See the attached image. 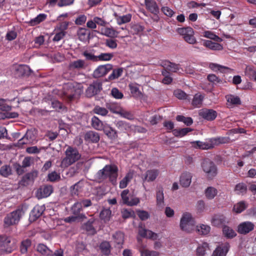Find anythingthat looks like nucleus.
<instances>
[{"mask_svg":"<svg viewBox=\"0 0 256 256\" xmlns=\"http://www.w3.org/2000/svg\"><path fill=\"white\" fill-rule=\"evenodd\" d=\"M53 191L52 187L51 186H44L40 188L36 196L38 198H47L52 193Z\"/></svg>","mask_w":256,"mask_h":256,"instance_id":"nucleus-15","label":"nucleus"},{"mask_svg":"<svg viewBox=\"0 0 256 256\" xmlns=\"http://www.w3.org/2000/svg\"><path fill=\"white\" fill-rule=\"evenodd\" d=\"M230 247V244L228 242L222 244L214 250L212 256H226Z\"/></svg>","mask_w":256,"mask_h":256,"instance_id":"nucleus-14","label":"nucleus"},{"mask_svg":"<svg viewBox=\"0 0 256 256\" xmlns=\"http://www.w3.org/2000/svg\"><path fill=\"white\" fill-rule=\"evenodd\" d=\"M227 102L232 104H240V100L238 96L233 95H228L226 96Z\"/></svg>","mask_w":256,"mask_h":256,"instance_id":"nucleus-58","label":"nucleus"},{"mask_svg":"<svg viewBox=\"0 0 256 256\" xmlns=\"http://www.w3.org/2000/svg\"><path fill=\"white\" fill-rule=\"evenodd\" d=\"M100 249L104 256H108L110 252V245L108 242H102L100 245Z\"/></svg>","mask_w":256,"mask_h":256,"instance_id":"nucleus-37","label":"nucleus"},{"mask_svg":"<svg viewBox=\"0 0 256 256\" xmlns=\"http://www.w3.org/2000/svg\"><path fill=\"white\" fill-rule=\"evenodd\" d=\"M31 244V240L29 239H26L22 241L20 246L21 253L24 254H26L28 252V248L30 246Z\"/></svg>","mask_w":256,"mask_h":256,"instance_id":"nucleus-46","label":"nucleus"},{"mask_svg":"<svg viewBox=\"0 0 256 256\" xmlns=\"http://www.w3.org/2000/svg\"><path fill=\"white\" fill-rule=\"evenodd\" d=\"M192 146L196 148L202 150H208L213 148L212 144L210 142V139L208 142H202L201 141H194L191 142Z\"/></svg>","mask_w":256,"mask_h":256,"instance_id":"nucleus-19","label":"nucleus"},{"mask_svg":"<svg viewBox=\"0 0 256 256\" xmlns=\"http://www.w3.org/2000/svg\"><path fill=\"white\" fill-rule=\"evenodd\" d=\"M64 94L70 99L74 98V89L72 82L64 84L63 86Z\"/></svg>","mask_w":256,"mask_h":256,"instance_id":"nucleus-20","label":"nucleus"},{"mask_svg":"<svg viewBox=\"0 0 256 256\" xmlns=\"http://www.w3.org/2000/svg\"><path fill=\"white\" fill-rule=\"evenodd\" d=\"M177 32L179 34L182 36L183 38L187 42L190 44L196 43V40L194 36V32L192 28H178Z\"/></svg>","mask_w":256,"mask_h":256,"instance_id":"nucleus-6","label":"nucleus"},{"mask_svg":"<svg viewBox=\"0 0 256 256\" xmlns=\"http://www.w3.org/2000/svg\"><path fill=\"white\" fill-rule=\"evenodd\" d=\"M209 68L213 71H220L222 73H227L230 72L232 70L227 66H223L215 63H210Z\"/></svg>","mask_w":256,"mask_h":256,"instance_id":"nucleus-27","label":"nucleus"},{"mask_svg":"<svg viewBox=\"0 0 256 256\" xmlns=\"http://www.w3.org/2000/svg\"><path fill=\"white\" fill-rule=\"evenodd\" d=\"M192 130V128H186L181 129H174L173 130L172 132L175 136L182 138L186 136L188 132Z\"/></svg>","mask_w":256,"mask_h":256,"instance_id":"nucleus-38","label":"nucleus"},{"mask_svg":"<svg viewBox=\"0 0 256 256\" xmlns=\"http://www.w3.org/2000/svg\"><path fill=\"white\" fill-rule=\"evenodd\" d=\"M106 124L95 116L92 118V125L96 130H102Z\"/></svg>","mask_w":256,"mask_h":256,"instance_id":"nucleus-34","label":"nucleus"},{"mask_svg":"<svg viewBox=\"0 0 256 256\" xmlns=\"http://www.w3.org/2000/svg\"><path fill=\"white\" fill-rule=\"evenodd\" d=\"M230 138L228 137H218L210 139V142L212 144L213 148L215 145L220 144H226L228 142Z\"/></svg>","mask_w":256,"mask_h":256,"instance_id":"nucleus-48","label":"nucleus"},{"mask_svg":"<svg viewBox=\"0 0 256 256\" xmlns=\"http://www.w3.org/2000/svg\"><path fill=\"white\" fill-rule=\"evenodd\" d=\"M116 126L120 131L123 132H124L130 128L129 124L125 122L122 120L117 122Z\"/></svg>","mask_w":256,"mask_h":256,"instance_id":"nucleus-57","label":"nucleus"},{"mask_svg":"<svg viewBox=\"0 0 256 256\" xmlns=\"http://www.w3.org/2000/svg\"><path fill=\"white\" fill-rule=\"evenodd\" d=\"M82 206L78 202H75L71 208L72 214L74 216H70L65 218V222H74L78 218H80V212L82 210Z\"/></svg>","mask_w":256,"mask_h":256,"instance_id":"nucleus-8","label":"nucleus"},{"mask_svg":"<svg viewBox=\"0 0 256 256\" xmlns=\"http://www.w3.org/2000/svg\"><path fill=\"white\" fill-rule=\"evenodd\" d=\"M234 190L236 194L243 195L247 191V186L244 183H239L235 186Z\"/></svg>","mask_w":256,"mask_h":256,"instance_id":"nucleus-41","label":"nucleus"},{"mask_svg":"<svg viewBox=\"0 0 256 256\" xmlns=\"http://www.w3.org/2000/svg\"><path fill=\"white\" fill-rule=\"evenodd\" d=\"M204 44L207 48L212 50H220L222 49V46L220 44L214 42L211 40H205L204 42Z\"/></svg>","mask_w":256,"mask_h":256,"instance_id":"nucleus-36","label":"nucleus"},{"mask_svg":"<svg viewBox=\"0 0 256 256\" xmlns=\"http://www.w3.org/2000/svg\"><path fill=\"white\" fill-rule=\"evenodd\" d=\"M226 222V218L222 214H215L211 220L212 224L219 227Z\"/></svg>","mask_w":256,"mask_h":256,"instance_id":"nucleus-25","label":"nucleus"},{"mask_svg":"<svg viewBox=\"0 0 256 256\" xmlns=\"http://www.w3.org/2000/svg\"><path fill=\"white\" fill-rule=\"evenodd\" d=\"M112 66L110 64L99 66L94 72V78H98L106 75L112 70Z\"/></svg>","mask_w":256,"mask_h":256,"instance_id":"nucleus-10","label":"nucleus"},{"mask_svg":"<svg viewBox=\"0 0 256 256\" xmlns=\"http://www.w3.org/2000/svg\"><path fill=\"white\" fill-rule=\"evenodd\" d=\"M160 64L164 67V70H168L173 72H176L180 68V66L178 64L171 62L168 60L162 61Z\"/></svg>","mask_w":256,"mask_h":256,"instance_id":"nucleus-22","label":"nucleus"},{"mask_svg":"<svg viewBox=\"0 0 256 256\" xmlns=\"http://www.w3.org/2000/svg\"><path fill=\"white\" fill-rule=\"evenodd\" d=\"M247 206L245 202L241 201L234 206L233 210L236 213L239 214L243 212L247 208Z\"/></svg>","mask_w":256,"mask_h":256,"instance_id":"nucleus-40","label":"nucleus"},{"mask_svg":"<svg viewBox=\"0 0 256 256\" xmlns=\"http://www.w3.org/2000/svg\"><path fill=\"white\" fill-rule=\"evenodd\" d=\"M66 157L61 162L62 168H67L78 161L81 157L78 150L74 148L68 146L65 152Z\"/></svg>","mask_w":256,"mask_h":256,"instance_id":"nucleus-2","label":"nucleus"},{"mask_svg":"<svg viewBox=\"0 0 256 256\" xmlns=\"http://www.w3.org/2000/svg\"><path fill=\"white\" fill-rule=\"evenodd\" d=\"M134 174L132 172H128L126 176L120 181L119 187L120 188H126L128 182L132 180Z\"/></svg>","mask_w":256,"mask_h":256,"instance_id":"nucleus-35","label":"nucleus"},{"mask_svg":"<svg viewBox=\"0 0 256 256\" xmlns=\"http://www.w3.org/2000/svg\"><path fill=\"white\" fill-rule=\"evenodd\" d=\"M94 112L95 114L102 116H106L108 113V110L106 108L100 106H96L94 109Z\"/></svg>","mask_w":256,"mask_h":256,"instance_id":"nucleus-62","label":"nucleus"},{"mask_svg":"<svg viewBox=\"0 0 256 256\" xmlns=\"http://www.w3.org/2000/svg\"><path fill=\"white\" fill-rule=\"evenodd\" d=\"M141 256H158L159 253L154 250H140Z\"/></svg>","mask_w":256,"mask_h":256,"instance_id":"nucleus-64","label":"nucleus"},{"mask_svg":"<svg viewBox=\"0 0 256 256\" xmlns=\"http://www.w3.org/2000/svg\"><path fill=\"white\" fill-rule=\"evenodd\" d=\"M204 96L200 93L196 94L192 100V104L196 108H200L202 104Z\"/></svg>","mask_w":256,"mask_h":256,"instance_id":"nucleus-33","label":"nucleus"},{"mask_svg":"<svg viewBox=\"0 0 256 256\" xmlns=\"http://www.w3.org/2000/svg\"><path fill=\"white\" fill-rule=\"evenodd\" d=\"M60 174H58L56 172L54 171L50 173L48 176V180L50 182H55L60 180Z\"/></svg>","mask_w":256,"mask_h":256,"instance_id":"nucleus-61","label":"nucleus"},{"mask_svg":"<svg viewBox=\"0 0 256 256\" xmlns=\"http://www.w3.org/2000/svg\"><path fill=\"white\" fill-rule=\"evenodd\" d=\"M52 107L56 110L60 111L65 109L62 103L57 100H54L51 102Z\"/></svg>","mask_w":256,"mask_h":256,"instance_id":"nucleus-59","label":"nucleus"},{"mask_svg":"<svg viewBox=\"0 0 256 256\" xmlns=\"http://www.w3.org/2000/svg\"><path fill=\"white\" fill-rule=\"evenodd\" d=\"M208 250V244L207 242H202L199 244L196 249L197 254L199 256H203L205 254L206 251Z\"/></svg>","mask_w":256,"mask_h":256,"instance_id":"nucleus-43","label":"nucleus"},{"mask_svg":"<svg viewBox=\"0 0 256 256\" xmlns=\"http://www.w3.org/2000/svg\"><path fill=\"white\" fill-rule=\"evenodd\" d=\"M223 234L227 238H232L236 236V232L230 227L224 226L222 228Z\"/></svg>","mask_w":256,"mask_h":256,"instance_id":"nucleus-39","label":"nucleus"},{"mask_svg":"<svg viewBox=\"0 0 256 256\" xmlns=\"http://www.w3.org/2000/svg\"><path fill=\"white\" fill-rule=\"evenodd\" d=\"M38 172L36 171L26 174L20 181V184L22 186H26L34 182V178L37 176Z\"/></svg>","mask_w":256,"mask_h":256,"instance_id":"nucleus-17","label":"nucleus"},{"mask_svg":"<svg viewBox=\"0 0 256 256\" xmlns=\"http://www.w3.org/2000/svg\"><path fill=\"white\" fill-rule=\"evenodd\" d=\"M217 190L212 186H209L205 190L206 196L210 200L213 199L217 194Z\"/></svg>","mask_w":256,"mask_h":256,"instance_id":"nucleus-42","label":"nucleus"},{"mask_svg":"<svg viewBox=\"0 0 256 256\" xmlns=\"http://www.w3.org/2000/svg\"><path fill=\"white\" fill-rule=\"evenodd\" d=\"M38 252L42 255H47L48 254L52 253V250H50L46 245L44 244H38L36 248Z\"/></svg>","mask_w":256,"mask_h":256,"instance_id":"nucleus-52","label":"nucleus"},{"mask_svg":"<svg viewBox=\"0 0 256 256\" xmlns=\"http://www.w3.org/2000/svg\"><path fill=\"white\" fill-rule=\"evenodd\" d=\"M156 198L157 206L159 208H163L164 206V203L163 189L162 188H160L157 190Z\"/></svg>","mask_w":256,"mask_h":256,"instance_id":"nucleus-30","label":"nucleus"},{"mask_svg":"<svg viewBox=\"0 0 256 256\" xmlns=\"http://www.w3.org/2000/svg\"><path fill=\"white\" fill-rule=\"evenodd\" d=\"M202 168L207 178L212 179L217 174V168L215 164L209 159L204 160L202 163Z\"/></svg>","mask_w":256,"mask_h":256,"instance_id":"nucleus-5","label":"nucleus"},{"mask_svg":"<svg viewBox=\"0 0 256 256\" xmlns=\"http://www.w3.org/2000/svg\"><path fill=\"white\" fill-rule=\"evenodd\" d=\"M145 4L148 10L154 14H157L159 12L158 8L154 0H145Z\"/></svg>","mask_w":256,"mask_h":256,"instance_id":"nucleus-28","label":"nucleus"},{"mask_svg":"<svg viewBox=\"0 0 256 256\" xmlns=\"http://www.w3.org/2000/svg\"><path fill=\"white\" fill-rule=\"evenodd\" d=\"M195 221L190 214L184 212L180 222V228L184 231L190 232L194 228Z\"/></svg>","mask_w":256,"mask_h":256,"instance_id":"nucleus-4","label":"nucleus"},{"mask_svg":"<svg viewBox=\"0 0 256 256\" xmlns=\"http://www.w3.org/2000/svg\"><path fill=\"white\" fill-rule=\"evenodd\" d=\"M36 136L34 132L32 130H28L25 135L18 142V144L20 146L30 143L35 140Z\"/></svg>","mask_w":256,"mask_h":256,"instance_id":"nucleus-13","label":"nucleus"},{"mask_svg":"<svg viewBox=\"0 0 256 256\" xmlns=\"http://www.w3.org/2000/svg\"><path fill=\"white\" fill-rule=\"evenodd\" d=\"M176 120L178 122H183L188 126H190L193 122V120L191 118L185 117L181 115L177 116L176 117Z\"/></svg>","mask_w":256,"mask_h":256,"instance_id":"nucleus-50","label":"nucleus"},{"mask_svg":"<svg viewBox=\"0 0 256 256\" xmlns=\"http://www.w3.org/2000/svg\"><path fill=\"white\" fill-rule=\"evenodd\" d=\"M196 230L200 234L206 235L210 232V227L208 225L202 224L196 226Z\"/></svg>","mask_w":256,"mask_h":256,"instance_id":"nucleus-45","label":"nucleus"},{"mask_svg":"<svg viewBox=\"0 0 256 256\" xmlns=\"http://www.w3.org/2000/svg\"><path fill=\"white\" fill-rule=\"evenodd\" d=\"M130 92L133 96L138 97L140 95V92L136 84H129Z\"/></svg>","mask_w":256,"mask_h":256,"instance_id":"nucleus-53","label":"nucleus"},{"mask_svg":"<svg viewBox=\"0 0 256 256\" xmlns=\"http://www.w3.org/2000/svg\"><path fill=\"white\" fill-rule=\"evenodd\" d=\"M114 242L118 244H122L124 241V234L120 232H116L113 236Z\"/></svg>","mask_w":256,"mask_h":256,"instance_id":"nucleus-49","label":"nucleus"},{"mask_svg":"<svg viewBox=\"0 0 256 256\" xmlns=\"http://www.w3.org/2000/svg\"><path fill=\"white\" fill-rule=\"evenodd\" d=\"M14 249V246L11 244V238L6 236L0 235V252L10 253Z\"/></svg>","mask_w":256,"mask_h":256,"instance_id":"nucleus-7","label":"nucleus"},{"mask_svg":"<svg viewBox=\"0 0 256 256\" xmlns=\"http://www.w3.org/2000/svg\"><path fill=\"white\" fill-rule=\"evenodd\" d=\"M86 65L84 60H78L72 62L69 64V68L70 70H80L85 68Z\"/></svg>","mask_w":256,"mask_h":256,"instance_id":"nucleus-31","label":"nucleus"},{"mask_svg":"<svg viewBox=\"0 0 256 256\" xmlns=\"http://www.w3.org/2000/svg\"><path fill=\"white\" fill-rule=\"evenodd\" d=\"M245 74L250 79L253 80L256 75V72L253 66H247L245 69Z\"/></svg>","mask_w":256,"mask_h":256,"instance_id":"nucleus-51","label":"nucleus"},{"mask_svg":"<svg viewBox=\"0 0 256 256\" xmlns=\"http://www.w3.org/2000/svg\"><path fill=\"white\" fill-rule=\"evenodd\" d=\"M162 74L164 76L162 80V83L166 84H169L172 82V78L170 76V73L167 70H163L162 71Z\"/></svg>","mask_w":256,"mask_h":256,"instance_id":"nucleus-47","label":"nucleus"},{"mask_svg":"<svg viewBox=\"0 0 256 256\" xmlns=\"http://www.w3.org/2000/svg\"><path fill=\"white\" fill-rule=\"evenodd\" d=\"M192 174L190 172H185L182 174L180 177V184L183 187H188L192 182Z\"/></svg>","mask_w":256,"mask_h":256,"instance_id":"nucleus-23","label":"nucleus"},{"mask_svg":"<svg viewBox=\"0 0 256 256\" xmlns=\"http://www.w3.org/2000/svg\"><path fill=\"white\" fill-rule=\"evenodd\" d=\"M159 174V170L156 169L148 170L145 174L144 180L148 182L154 181Z\"/></svg>","mask_w":256,"mask_h":256,"instance_id":"nucleus-24","label":"nucleus"},{"mask_svg":"<svg viewBox=\"0 0 256 256\" xmlns=\"http://www.w3.org/2000/svg\"><path fill=\"white\" fill-rule=\"evenodd\" d=\"M0 174L2 176L7 177L11 174V169L9 166H4L0 169Z\"/></svg>","mask_w":256,"mask_h":256,"instance_id":"nucleus-63","label":"nucleus"},{"mask_svg":"<svg viewBox=\"0 0 256 256\" xmlns=\"http://www.w3.org/2000/svg\"><path fill=\"white\" fill-rule=\"evenodd\" d=\"M118 168L115 164H107L96 174V178L99 182L108 178L110 181L114 184L118 176Z\"/></svg>","mask_w":256,"mask_h":256,"instance_id":"nucleus-1","label":"nucleus"},{"mask_svg":"<svg viewBox=\"0 0 256 256\" xmlns=\"http://www.w3.org/2000/svg\"><path fill=\"white\" fill-rule=\"evenodd\" d=\"M138 234L142 237L152 238V240H156L158 238L156 234L143 228L142 223L139 225Z\"/></svg>","mask_w":256,"mask_h":256,"instance_id":"nucleus-16","label":"nucleus"},{"mask_svg":"<svg viewBox=\"0 0 256 256\" xmlns=\"http://www.w3.org/2000/svg\"><path fill=\"white\" fill-rule=\"evenodd\" d=\"M174 96L180 100H188L190 98H188V96L186 94L184 91L180 90H176L174 91Z\"/></svg>","mask_w":256,"mask_h":256,"instance_id":"nucleus-56","label":"nucleus"},{"mask_svg":"<svg viewBox=\"0 0 256 256\" xmlns=\"http://www.w3.org/2000/svg\"><path fill=\"white\" fill-rule=\"evenodd\" d=\"M114 54L111 53H102L97 56L98 61H109L113 58Z\"/></svg>","mask_w":256,"mask_h":256,"instance_id":"nucleus-54","label":"nucleus"},{"mask_svg":"<svg viewBox=\"0 0 256 256\" xmlns=\"http://www.w3.org/2000/svg\"><path fill=\"white\" fill-rule=\"evenodd\" d=\"M82 55L86 58V60L97 62V56L92 52L86 50L82 52Z\"/></svg>","mask_w":256,"mask_h":256,"instance_id":"nucleus-60","label":"nucleus"},{"mask_svg":"<svg viewBox=\"0 0 256 256\" xmlns=\"http://www.w3.org/2000/svg\"><path fill=\"white\" fill-rule=\"evenodd\" d=\"M102 90V82L97 80L90 84L86 90V94L88 97L98 94Z\"/></svg>","mask_w":256,"mask_h":256,"instance_id":"nucleus-9","label":"nucleus"},{"mask_svg":"<svg viewBox=\"0 0 256 256\" xmlns=\"http://www.w3.org/2000/svg\"><path fill=\"white\" fill-rule=\"evenodd\" d=\"M84 139L88 142L96 143L100 140V136L98 132L90 130L85 134Z\"/></svg>","mask_w":256,"mask_h":256,"instance_id":"nucleus-18","label":"nucleus"},{"mask_svg":"<svg viewBox=\"0 0 256 256\" xmlns=\"http://www.w3.org/2000/svg\"><path fill=\"white\" fill-rule=\"evenodd\" d=\"M199 116L208 121L214 120L217 116V112L212 109L204 108L199 111Z\"/></svg>","mask_w":256,"mask_h":256,"instance_id":"nucleus-11","label":"nucleus"},{"mask_svg":"<svg viewBox=\"0 0 256 256\" xmlns=\"http://www.w3.org/2000/svg\"><path fill=\"white\" fill-rule=\"evenodd\" d=\"M14 68L20 76L28 75L30 74V69L28 66L26 64L16 65Z\"/></svg>","mask_w":256,"mask_h":256,"instance_id":"nucleus-29","label":"nucleus"},{"mask_svg":"<svg viewBox=\"0 0 256 256\" xmlns=\"http://www.w3.org/2000/svg\"><path fill=\"white\" fill-rule=\"evenodd\" d=\"M122 72L123 70L122 68L114 69L112 73L108 76V79L110 80H114L118 78L121 76Z\"/></svg>","mask_w":256,"mask_h":256,"instance_id":"nucleus-55","label":"nucleus"},{"mask_svg":"<svg viewBox=\"0 0 256 256\" xmlns=\"http://www.w3.org/2000/svg\"><path fill=\"white\" fill-rule=\"evenodd\" d=\"M102 130L110 140H115L118 138L116 131L108 124L105 126Z\"/></svg>","mask_w":256,"mask_h":256,"instance_id":"nucleus-26","label":"nucleus"},{"mask_svg":"<svg viewBox=\"0 0 256 256\" xmlns=\"http://www.w3.org/2000/svg\"><path fill=\"white\" fill-rule=\"evenodd\" d=\"M111 210L108 208L103 209L100 213V217L104 222H106L110 220L111 216Z\"/></svg>","mask_w":256,"mask_h":256,"instance_id":"nucleus-44","label":"nucleus"},{"mask_svg":"<svg viewBox=\"0 0 256 256\" xmlns=\"http://www.w3.org/2000/svg\"><path fill=\"white\" fill-rule=\"evenodd\" d=\"M254 228V224L250 222L240 223L238 227V232L240 234H246Z\"/></svg>","mask_w":256,"mask_h":256,"instance_id":"nucleus-12","label":"nucleus"},{"mask_svg":"<svg viewBox=\"0 0 256 256\" xmlns=\"http://www.w3.org/2000/svg\"><path fill=\"white\" fill-rule=\"evenodd\" d=\"M45 208H46L44 205L36 206L30 212V217L32 218L33 220H36L42 214L45 210Z\"/></svg>","mask_w":256,"mask_h":256,"instance_id":"nucleus-21","label":"nucleus"},{"mask_svg":"<svg viewBox=\"0 0 256 256\" xmlns=\"http://www.w3.org/2000/svg\"><path fill=\"white\" fill-rule=\"evenodd\" d=\"M24 214V212L22 208H18L9 213L4 218V226H8L18 224Z\"/></svg>","mask_w":256,"mask_h":256,"instance_id":"nucleus-3","label":"nucleus"},{"mask_svg":"<svg viewBox=\"0 0 256 256\" xmlns=\"http://www.w3.org/2000/svg\"><path fill=\"white\" fill-rule=\"evenodd\" d=\"M94 222V220L91 218L82 226L83 229L86 230L90 234H94L96 232V230L93 226Z\"/></svg>","mask_w":256,"mask_h":256,"instance_id":"nucleus-32","label":"nucleus"}]
</instances>
